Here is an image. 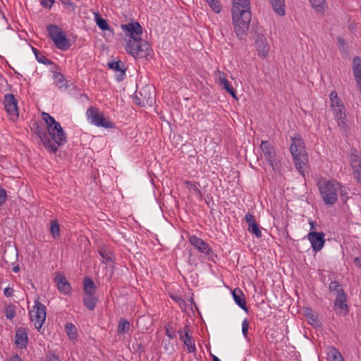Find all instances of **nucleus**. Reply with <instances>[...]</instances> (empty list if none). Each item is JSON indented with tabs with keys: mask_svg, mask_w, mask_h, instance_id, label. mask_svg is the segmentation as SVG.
<instances>
[{
	"mask_svg": "<svg viewBox=\"0 0 361 361\" xmlns=\"http://www.w3.org/2000/svg\"><path fill=\"white\" fill-rule=\"evenodd\" d=\"M231 13L235 32L238 38L243 39L251 20L250 0H233Z\"/></svg>",
	"mask_w": 361,
	"mask_h": 361,
	"instance_id": "obj_1",
	"label": "nucleus"
},
{
	"mask_svg": "<svg viewBox=\"0 0 361 361\" xmlns=\"http://www.w3.org/2000/svg\"><path fill=\"white\" fill-rule=\"evenodd\" d=\"M34 126L35 128H32V130L38 135L46 149L51 153H56L58 147L67 142L66 133L62 127L57 130L55 128L51 130L45 129L37 123H35Z\"/></svg>",
	"mask_w": 361,
	"mask_h": 361,
	"instance_id": "obj_2",
	"label": "nucleus"
},
{
	"mask_svg": "<svg viewBox=\"0 0 361 361\" xmlns=\"http://www.w3.org/2000/svg\"><path fill=\"white\" fill-rule=\"evenodd\" d=\"M290 150L292 154L295 168L300 174L305 176V166L308 161L305 142L300 136L291 137Z\"/></svg>",
	"mask_w": 361,
	"mask_h": 361,
	"instance_id": "obj_3",
	"label": "nucleus"
},
{
	"mask_svg": "<svg viewBox=\"0 0 361 361\" xmlns=\"http://www.w3.org/2000/svg\"><path fill=\"white\" fill-rule=\"evenodd\" d=\"M341 185L335 180L320 182L319 189L322 198L328 205L334 204L338 200V193L341 190Z\"/></svg>",
	"mask_w": 361,
	"mask_h": 361,
	"instance_id": "obj_4",
	"label": "nucleus"
},
{
	"mask_svg": "<svg viewBox=\"0 0 361 361\" xmlns=\"http://www.w3.org/2000/svg\"><path fill=\"white\" fill-rule=\"evenodd\" d=\"M150 45L146 42H143L142 38L129 39L126 48L128 54L132 55L134 58L147 57Z\"/></svg>",
	"mask_w": 361,
	"mask_h": 361,
	"instance_id": "obj_5",
	"label": "nucleus"
},
{
	"mask_svg": "<svg viewBox=\"0 0 361 361\" xmlns=\"http://www.w3.org/2000/svg\"><path fill=\"white\" fill-rule=\"evenodd\" d=\"M35 303L29 314L31 322L34 324L35 328L39 331L46 319V307L37 300Z\"/></svg>",
	"mask_w": 361,
	"mask_h": 361,
	"instance_id": "obj_6",
	"label": "nucleus"
},
{
	"mask_svg": "<svg viewBox=\"0 0 361 361\" xmlns=\"http://www.w3.org/2000/svg\"><path fill=\"white\" fill-rule=\"evenodd\" d=\"M87 116L90 120L91 123L105 128H114V123L105 118L104 116L100 113L97 108L91 106L87 111Z\"/></svg>",
	"mask_w": 361,
	"mask_h": 361,
	"instance_id": "obj_7",
	"label": "nucleus"
},
{
	"mask_svg": "<svg viewBox=\"0 0 361 361\" xmlns=\"http://www.w3.org/2000/svg\"><path fill=\"white\" fill-rule=\"evenodd\" d=\"M4 108L9 119L16 121L19 117V111L18 108V102L15 99L13 94H6L4 96Z\"/></svg>",
	"mask_w": 361,
	"mask_h": 361,
	"instance_id": "obj_8",
	"label": "nucleus"
},
{
	"mask_svg": "<svg viewBox=\"0 0 361 361\" xmlns=\"http://www.w3.org/2000/svg\"><path fill=\"white\" fill-rule=\"evenodd\" d=\"M260 149L264 154V158L269 161V165L274 170L277 167L276 154L273 145L269 141H262Z\"/></svg>",
	"mask_w": 361,
	"mask_h": 361,
	"instance_id": "obj_9",
	"label": "nucleus"
},
{
	"mask_svg": "<svg viewBox=\"0 0 361 361\" xmlns=\"http://www.w3.org/2000/svg\"><path fill=\"white\" fill-rule=\"evenodd\" d=\"M122 30L130 39H140L142 34V27L138 22L130 23L121 25Z\"/></svg>",
	"mask_w": 361,
	"mask_h": 361,
	"instance_id": "obj_10",
	"label": "nucleus"
},
{
	"mask_svg": "<svg viewBox=\"0 0 361 361\" xmlns=\"http://www.w3.org/2000/svg\"><path fill=\"white\" fill-rule=\"evenodd\" d=\"M189 326L185 325L183 329L178 331L180 339L183 342L184 345L187 347L189 353H194L196 350L195 341L192 336L189 335Z\"/></svg>",
	"mask_w": 361,
	"mask_h": 361,
	"instance_id": "obj_11",
	"label": "nucleus"
},
{
	"mask_svg": "<svg viewBox=\"0 0 361 361\" xmlns=\"http://www.w3.org/2000/svg\"><path fill=\"white\" fill-rule=\"evenodd\" d=\"M139 94L142 97V105L152 106L155 102L154 87L152 85H146L141 88Z\"/></svg>",
	"mask_w": 361,
	"mask_h": 361,
	"instance_id": "obj_12",
	"label": "nucleus"
},
{
	"mask_svg": "<svg viewBox=\"0 0 361 361\" xmlns=\"http://www.w3.org/2000/svg\"><path fill=\"white\" fill-rule=\"evenodd\" d=\"M331 106L338 127L341 130L345 131L348 126L345 121V114L343 111L344 106L342 104H331Z\"/></svg>",
	"mask_w": 361,
	"mask_h": 361,
	"instance_id": "obj_13",
	"label": "nucleus"
},
{
	"mask_svg": "<svg viewBox=\"0 0 361 361\" xmlns=\"http://www.w3.org/2000/svg\"><path fill=\"white\" fill-rule=\"evenodd\" d=\"M308 240L310 241L312 247L315 252L320 251L325 243L324 233L323 232H310Z\"/></svg>",
	"mask_w": 361,
	"mask_h": 361,
	"instance_id": "obj_14",
	"label": "nucleus"
},
{
	"mask_svg": "<svg viewBox=\"0 0 361 361\" xmlns=\"http://www.w3.org/2000/svg\"><path fill=\"white\" fill-rule=\"evenodd\" d=\"M189 241L200 252L205 255H209L212 252V249L210 245L207 242L197 237L196 235L190 236Z\"/></svg>",
	"mask_w": 361,
	"mask_h": 361,
	"instance_id": "obj_15",
	"label": "nucleus"
},
{
	"mask_svg": "<svg viewBox=\"0 0 361 361\" xmlns=\"http://www.w3.org/2000/svg\"><path fill=\"white\" fill-rule=\"evenodd\" d=\"M59 290L64 295H68L71 291V287L66 277L61 274H58L54 279Z\"/></svg>",
	"mask_w": 361,
	"mask_h": 361,
	"instance_id": "obj_16",
	"label": "nucleus"
},
{
	"mask_svg": "<svg viewBox=\"0 0 361 361\" xmlns=\"http://www.w3.org/2000/svg\"><path fill=\"white\" fill-rule=\"evenodd\" d=\"M218 80V83L221 87V88L225 90L228 93H229L232 96V97H233L235 100H238V97L235 90L229 83L228 80L226 78L224 73L219 72Z\"/></svg>",
	"mask_w": 361,
	"mask_h": 361,
	"instance_id": "obj_17",
	"label": "nucleus"
},
{
	"mask_svg": "<svg viewBox=\"0 0 361 361\" xmlns=\"http://www.w3.org/2000/svg\"><path fill=\"white\" fill-rule=\"evenodd\" d=\"M108 66L114 71L119 72V74L116 75L118 81L123 80L126 68L125 67V63L123 61L118 60L116 61L109 62Z\"/></svg>",
	"mask_w": 361,
	"mask_h": 361,
	"instance_id": "obj_18",
	"label": "nucleus"
},
{
	"mask_svg": "<svg viewBox=\"0 0 361 361\" xmlns=\"http://www.w3.org/2000/svg\"><path fill=\"white\" fill-rule=\"evenodd\" d=\"M256 45L258 55L262 58H265L269 52V47L266 37L264 36L259 37L256 40Z\"/></svg>",
	"mask_w": 361,
	"mask_h": 361,
	"instance_id": "obj_19",
	"label": "nucleus"
},
{
	"mask_svg": "<svg viewBox=\"0 0 361 361\" xmlns=\"http://www.w3.org/2000/svg\"><path fill=\"white\" fill-rule=\"evenodd\" d=\"M232 295H233L235 302L241 309H243L246 312H247L248 309L246 305L245 298V295L243 294V291L239 288H236L233 290Z\"/></svg>",
	"mask_w": 361,
	"mask_h": 361,
	"instance_id": "obj_20",
	"label": "nucleus"
},
{
	"mask_svg": "<svg viewBox=\"0 0 361 361\" xmlns=\"http://www.w3.org/2000/svg\"><path fill=\"white\" fill-rule=\"evenodd\" d=\"M351 166L354 178L361 183V159L357 156L353 157L351 159Z\"/></svg>",
	"mask_w": 361,
	"mask_h": 361,
	"instance_id": "obj_21",
	"label": "nucleus"
},
{
	"mask_svg": "<svg viewBox=\"0 0 361 361\" xmlns=\"http://www.w3.org/2000/svg\"><path fill=\"white\" fill-rule=\"evenodd\" d=\"M353 71L356 83L361 84V58L359 56L353 58Z\"/></svg>",
	"mask_w": 361,
	"mask_h": 361,
	"instance_id": "obj_22",
	"label": "nucleus"
},
{
	"mask_svg": "<svg viewBox=\"0 0 361 361\" xmlns=\"http://www.w3.org/2000/svg\"><path fill=\"white\" fill-rule=\"evenodd\" d=\"M42 117L46 123V128H44L45 129L51 130L52 128H55V130H57L59 128L61 127V124L48 113L43 112L42 114Z\"/></svg>",
	"mask_w": 361,
	"mask_h": 361,
	"instance_id": "obj_23",
	"label": "nucleus"
},
{
	"mask_svg": "<svg viewBox=\"0 0 361 361\" xmlns=\"http://www.w3.org/2000/svg\"><path fill=\"white\" fill-rule=\"evenodd\" d=\"M26 46L27 49H31L34 52L36 59L38 61V62L44 65H51L53 63L51 60L47 59L43 54L40 53V51L33 47L29 42H26Z\"/></svg>",
	"mask_w": 361,
	"mask_h": 361,
	"instance_id": "obj_24",
	"label": "nucleus"
},
{
	"mask_svg": "<svg viewBox=\"0 0 361 361\" xmlns=\"http://www.w3.org/2000/svg\"><path fill=\"white\" fill-rule=\"evenodd\" d=\"M54 42L55 46L61 50H67L71 47V44L64 33L55 39Z\"/></svg>",
	"mask_w": 361,
	"mask_h": 361,
	"instance_id": "obj_25",
	"label": "nucleus"
},
{
	"mask_svg": "<svg viewBox=\"0 0 361 361\" xmlns=\"http://www.w3.org/2000/svg\"><path fill=\"white\" fill-rule=\"evenodd\" d=\"M274 11L279 16L285 15V0H269Z\"/></svg>",
	"mask_w": 361,
	"mask_h": 361,
	"instance_id": "obj_26",
	"label": "nucleus"
},
{
	"mask_svg": "<svg viewBox=\"0 0 361 361\" xmlns=\"http://www.w3.org/2000/svg\"><path fill=\"white\" fill-rule=\"evenodd\" d=\"M82 301L85 307L92 311L94 309L98 299L94 294H88L84 295Z\"/></svg>",
	"mask_w": 361,
	"mask_h": 361,
	"instance_id": "obj_27",
	"label": "nucleus"
},
{
	"mask_svg": "<svg viewBox=\"0 0 361 361\" xmlns=\"http://www.w3.org/2000/svg\"><path fill=\"white\" fill-rule=\"evenodd\" d=\"M49 38L54 42L55 39L58 38L63 34L62 30L56 25H49L47 27Z\"/></svg>",
	"mask_w": 361,
	"mask_h": 361,
	"instance_id": "obj_28",
	"label": "nucleus"
},
{
	"mask_svg": "<svg viewBox=\"0 0 361 361\" xmlns=\"http://www.w3.org/2000/svg\"><path fill=\"white\" fill-rule=\"evenodd\" d=\"M96 289V286L94 281L90 278H85L84 279V286L83 290L85 292V295L88 294H94V292Z\"/></svg>",
	"mask_w": 361,
	"mask_h": 361,
	"instance_id": "obj_29",
	"label": "nucleus"
},
{
	"mask_svg": "<svg viewBox=\"0 0 361 361\" xmlns=\"http://www.w3.org/2000/svg\"><path fill=\"white\" fill-rule=\"evenodd\" d=\"M346 295L345 292H341V295H337L334 301V305L341 310H348V305L345 303Z\"/></svg>",
	"mask_w": 361,
	"mask_h": 361,
	"instance_id": "obj_30",
	"label": "nucleus"
},
{
	"mask_svg": "<svg viewBox=\"0 0 361 361\" xmlns=\"http://www.w3.org/2000/svg\"><path fill=\"white\" fill-rule=\"evenodd\" d=\"M49 231L53 238L57 239L60 237V226L57 220L51 221Z\"/></svg>",
	"mask_w": 361,
	"mask_h": 361,
	"instance_id": "obj_31",
	"label": "nucleus"
},
{
	"mask_svg": "<svg viewBox=\"0 0 361 361\" xmlns=\"http://www.w3.org/2000/svg\"><path fill=\"white\" fill-rule=\"evenodd\" d=\"M94 20L98 27L103 31L110 30L107 21L102 18L99 13H94Z\"/></svg>",
	"mask_w": 361,
	"mask_h": 361,
	"instance_id": "obj_32",
	"label": "nucleus"
},
{
	"mask_svg": "<svg viewBox=\"0 0 361 361\" xmlns=\"http://www.w3.org/2000/svg\"><path fill=\"white\" fill-rule=\"evenodd\" d=\"M327 356L329 361H343L341 354L335 348L329 349Z\"/></svg>",
	"mask_w": 361,
	"mask_h": 361,
	"instance_id": "obj_33",
	"label": "nucleus"
},
{
	"mask_svg": "<svg viewBox=\"0 0 361 361\" xmlns=\"http://www.w3.org/2000/svg\"><path fill=\"white\" fill-rule=\"evenodd\" d=\"M65 327L66 334L68 336L69 338L71 340L75 339L78 336V334L75 325L71 323H68L66 324Z\"/></svg>",
	"mask_w": 361,
	"mask_h": 361,
	"instance_id": "obj_34",
	"label": "nucleus"
},
{
	"mask_svg": "<svg viewBox=\"0 0 361 361\" xmlns=\"http://www.w3.org/2000/svg\"><path fill=\"white\" fill-rule=\"evenodd\" d=\"M130 329V323L126 319L121 320L118 326V331L120 334H126Z\"/></svg>",
	"mask_w": 361,
	"mask_h": 361,
	"instance_id": "obj_35",
	"label": "nucleus"
},
{
	"mask_svg": "<svg viewBox=\"0 0 361 361\" xmlns=\"http://www.w3.org/2000/svg\"><path fill=\"white\" fill-rule=\"evenodd\" d=\"M15 344L18 348H23V328L20 327L16 331L15 336Z\"/></svg>",
	"mask_w": 361,
	"mask_h": 361,
	"instance_id": "obj_36",
	"label": "nucleus"
},
{
	"mask_svg": "<svg viewBox=\"0 0 361 361\" xmlns=\"http://www.w3.org/2000/svg\"><path fill=\"white\" fill-rule=\"evenodd\" d=\"M247 231L254 234L257 238H259L262 237V231L259 227V225L256 223L252 224L250 226H248Z\"/></svg>",
	"mask_w": 361,
	"mask_h": 361,
	"instance_id": "obj_37",
	"label": "nucleus"
},
{
	"mask_svg": "<svg viewBox=\"0 0 361 361\" xmlns=\"http://www.w3.org/2000/svg\"><path fill=\"white\" fill-rule=\"evenodd\" d=\"M330 292L335 291L337 295H341V292H344L342 286L337 281H332L329 284Z\"/></svg>",
	"mask_w": 361,
	"mask_h": 361,
	"instance_id": "obj_38",
	"label": "nucleus"
},
{
	"mask_svg": "<svg viewBox=\"0 0 361 361\" xmlns=\"http://www.w3.org/2000/svg\"><path fill=\"white\" fill-rule=\"evenodd\" d=\"M5 316L7 319H11L16 315V307L13 305H8L4 308Z\"/></svg>",
	"mask_w": 361,
	"mask_h": 361,
	"instance_id": "obj_39",
	"label": "nucleus"
},
{
	"mask_svg": "<svg viewBox=\"0 0 361 361\" xmlns=\"http://www.w3.org/2000/svg\"><path fill=\"white\" fill-rule=\"evenodd\" d=\"M99 254L102 259L106 262H111L112 260V252L105 248L99 250Z\"/></svg>",
	"mask_w": 361,
	"mask_h": 361,
	"instance_id": "obj_40",
	"label": "nucleus"
},
{
	"mask_svg": "<svg viewBox=\"0 0 361 361\" xmlns=\"http://www.w3.org/2000/svg\"><path fill=\"white\" fill-rule=\"evenodd\" d=\"M55 80L57 85L60 87H62L65 85L66 79L64 75L61 73H57L55 74Z\"/></svg>",
	"mask_w": 361,
	"mask_h": 361,
	"instance_id": "obj_41",
	"label": "nucleus"
},
{
	"mask_svg": "<svg viewBox=\"0 0 361 361\" xmlns=\"http://www.w3.org/2000/svg\"><path fill=\"white\" fill-rule=\"evenodd\" d=\"M329 98L331 100V104H341V100L338 97L337 93L333 91L330 93Z\"/></svg>",
	"mask_w": 361,
	"mask_h": 361,
	"instance_id": "obj_42",
	"label": "nucleus"
},
{
	"mask_svg": "<svg viewBox=\"0 0 361 361\" xmlns=\"http://www.w3.org/2000/svg\"><path fill=\"white\" fill-rule=\"evenodd\" d=\"M310 1L313 8L319 9L323 7L325 0H310Z\"/></svg>",
	"mask_w": 361,
	"mask_h": 361,
	"instance_id": "obj_43",
	"label": "nucleus"
},
{
	"mask_svg": "<svg viewBox=\"0 0 361 361\" xmlns=\"http://www.w3.org/2000/svg\"><path fill=\"white\" fill-rule=\"evenodd\" d=\"M7 194L4 188L0 185V207L2 206L6 201Z\"/></svg>",
	"mask_w": 361,
	"mask_h": 361,
	"instance_id": "obj_44",
	"label": "nucleus"
},
{
	"mask_svg": "<svg viewBox=\"0 0 361 361\" xmlns=\"http://www.w3.org/2000/svg\"><path fill=\"white\" fill-rule=\"evenodd\" d=\"M209 5L215 13H219L221 11V6L217 0H214L212 1V2H209Z\"/></svg>",
	"mask_w": 361,
	"mask_h": 361,
	"instance_id": "obj_45",
	"label": "nucleus"
},
{
	"mask_svg": "<svg viewBox=\"0 0 361 361\" xmlns=\"http://www.w3.org/2000/svg\"><path fill=\"white\" fill-rule=\"evenodd\" d=\"M305 315L307 318L310 320V324H313V323L317 322V317L312 312L310 309L307 310Z\"/></svg>",
	"mask_w": 361,
	"mask_h": 361,
	"instance_id": "obj_46",
	"label": "nucleus"
},
{
	"mask_svg": "<svg viewBox=\"0 0 361 361\" xmlns=\"http://www.w3.org/2000/svg\"><path fill=\"white\" fill-rule=\"evenodd\" d=\"M249 324L247 319H245L242 323V332L245 338H247L248 334Z\"/></svg>",
	"mask_w": 361,
	"mask_h": 361,
	"instance_id": "obj_47",
	"label": "nucleus"
},
{
	"mask_svg": "<svg viewBox=\"0 0 361 361\" xmlns=\"http://www.w3.org/2000/svg\"><path fill=\"white\" fill-rule=\"evenodd\" d=\"M245 219L246 223L248 224V226H250L252 224L256 223L255 216L252 214L247 213L245 214Z\"/></svg>",
	"mask_w": 361,
	"mask_h": 361,
	"instance_id": "obj_48",
	"label": "nucleus"
},
{
	"mask_svg": "<svg viewBox=\"0 0 361 361\" xmlns=\"http://www.w3.org/2000/svg\"><path fill=\"white\" fill-rule=\"evenodd\" d=\"M166 334L169 338H173L176 337L175 331L170 326L169 324L166 326Z\"/></svg>",
	"mask_w": 361,
	"mask_h": 361,
	"instance_id": "obj_49",
	"label": "nucleus"
},
{
	"mask_svg": "<svg viewBox=\"0 0 361 361\" xmlns=\"http://www.w3.org/2000/svg\"><path fill=\"white\" fill-rule=\"evenodd\" d=\"M134 102L135 103L140 106H146V105H142V97H140V95L139 94V92L138 93H136L135 94V97H134Z\"/></svg>",
	"mask_w": 361,
	"mask_h": 361,
	"instance_id": "obj_50",
	"label": "nucleus"
},
{
	"mask_svg": "<svg viewBox=\"0 0 361 361\" xmlns=\"http://www.w3.org/2000/svg\"><path fill=\"white\" fill-rule=\"evenodd\" d=\"M54 2V0H42L41 4L44 8H51Z\"/></svg>",
	"mask_w": 361,
	"mask_h": 361,
	"instance_id": "obj_51",
	"label": "nucleus"
},
{
	"mask_svg": "<svg viewBox=\"0 0 361 361\" xmlns=\"http://www.w3.org/2000/svg\"><path fill=\"white\" fill-rule=\"evenodd\" d=\"M46 361H61L59 357L54 354H49L47 356Z\"/></svg>",
	"mask_w": 361,
	"mask_h": 361,
	"instance_id": "obj_52",
	"label": "nucleus"
},
{
	"mask_svg": "<svg viewBox=\"0 0 361 361\" xmlns=\"http://www.w3.org/2000/svg\"><path fill=\"white\" fill-rule=\"evenodd\" d=\"M4 293L6 297H11L13 293V289L10 287H7L4 289Z\"/></svg>",
	"mask_w": 361,
	"mask_h": 361,
	"instance_id": "obj_53",
	"label": "nucleus"
},
{
	"mask_svg": "<svg viewBox=\"0 0 361 361\" xmlns=\"http://www.w3.org/2000/svg\"><path fill=\"white\" fill-rule=\"evenodd\" d=\"M186 184L190 188H192L195 190V192H197L198 194L200 193V190L196 187V185L190 181H187Z\"/></svg>",
	"mask_w": 361,
	"mask_h": 361,
	"instance_id": "obj_54",
	"label": "nucleus"
},
{
	"mask_svg": "<svg viewBox=\"0 0 361 361\" xmlns=\"http://www.w3.org/2000/svg\"><path fill=\"white\" fill-rule=\"evenodd\" d=\"M5 361H22V360L17 354H14Z\"/></svg>",
	"mask_w": 361,
	"mask_h": 361,
	"instance_id": "obj_55",
	"label": "nucleus"
},
{
	"mask_svg": "<svg viewBox=\"0 0 361 361\" xmlns=\"http://www.w3.org/2000/svg\"><path fill=\"white\" fill-rule=\"evenodd\" d=\"M354 262L355 264L358 265L359 267H361V259H360L359 257L355 258Z\"/></svg>",
	"mask_w": 361,
	"mask_h": 361,
	"instance_id": "obj_56",
	"label": "nucleus"
},
{
	"mask_svg": "<svg viewBox=\"0 0 361 361\" xmlns=\"http://www.w3.org/2000/svg\"><path fill=\"white\" fill-rule=\"evenodd\" d=\"M27 341H28V338H27V334L25 332H24V346L27 344Z\"/></svg>",
	"mask_w": 361,
	"mask_h": 361,
	"instance_id": "obj_57",
	"label": "nucleus"
},
{
	"mask_svg": "<svg viewBox=\"0 0 361 361\" xmlns=\"http://www.w3.org/2000/svg\"><path fill=\"white\" fill-rule=\"evenodd\" d=\"M338 42L341 45H343L345 44V40L341 37L338 38Z\"/></svg>",
	"mask_w": 361,
	"mask_h": 361,
	"instance_id": "obj_58",
	"label": "nucleus"
},
{
	"mask_svg": "<svg viewBox=\"0 0 361 361\" xmlns=\"http://www.w3.org/2000/svg\"><path fill=\"white\" fill-rule=\"evenodd\" d=\"M13 271L15 272H18L19 270H20V268L18 266L17 267H14L13 269Z\"/></svg>",
	"mask_w": 361,
	"mask_h": 361,
	"instance_id": "obj_59",
	"label": "nucleus"
},
{
	"mask_svg": "<svg viewBox=\"0 0 361 361\" xmlns=\"http://www.w3.org/2000/svg\"><path fill=\"white\" fill-rule=\"evenodd\" d=\"M213 361H221L216 356L213 355Z\"/></svg>",
	"mask_w": 361,
	"mask_h": 361,
	"instance_id": "obj_60",
	"label": "nucleus"
},
{
	"mask_svg": "<svg viewBox=\"0 0 361 361\" xmlns=\"http://www.w3.org/2000/svg\"><path fill=\"white\" fill-rule=\"evenodd\" d=\"M310 224V226H311V228L312 229L314 228V223L311 221Z\"/></svg>",
	"mask_w": 361,
	"mask_h": 361,
	"instance_id": "obj_61",
	"label": "nucleus"
},
{
	"mask_svg": "<svg viewBox=\"0 0 361 361\" xmlns=\"http://www.w3.org/2000/svg\"><path fill=\"white\" fill-rule=\"evenodd\" d=\"M2 78V75L0 73V79Z\"/></svg>",
	"mask_w": 361,
	"mask_h": 361,
	"instance_id": "obj_62",
	"label": "nucleus"
}]
</instances>
